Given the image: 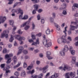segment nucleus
Here are the masks:
<instances>
[{
	"label": "nucleus",
	"instance_id": "1",
	"mask_svg": "<svg viewBox=\"0 0 78 78\" xmlns=\"http://www.w3.org/2000/svg\"><path fill=\"white\" fill-rule=\"evenodd\" d=\"M67 26L65 27L64 30L63 31V32L65 35H63L61 38H60L58 39L57 43L58 44H65L66 43L67 44H70V42L69 41H67V40L66 39V37L67 36L66 32L67 31Z\"/></svg>",
	"mask_w": 78,
	"mask_h": 78
},
{
	"label": "nucleus",
	"instance_id": "2",
	"mask_svg": "<svg viewBox=\"0 0 78 78\" xmlns=\"http://www.w3.org/2000/svg\"><path fill=\"white\" fill-rule=\"evenodd\" d=\"M30 21H27L21 25L20 28H23L24 27V29L26 31H27V30H28L30 28V26L29 25H30Z\"/></svg>",
	"mask_w": 78,
	"mask_h": 78
},
{
	"label": "nucleus",
	"instance_id": "3",
	"mask_svg": "<svg viewBox=\"0 0 78 78\" xmlns=\"http://www.w3.org/2000/svg\"><path fill=\"white\" fill-rule=\"evenodd\" d=\"M9 33V31L8 30H4L3 33H2L1 34V35L0 36L1 38H8V34Z\"/></svg>",
	"mask_w": 78,
	"mask_h": 78
},
{
	"label": "nucleus",
	"instance_id": "4",
	"mask_svg": "<svg viewBox=\"0 0 78 78\" xmlns=\"http://www.w3.org/2000/svg\"><path fill=\"white\" fill-rule=\"evenodd\" d=\"M76 73L75 72H71L70 73H66L65 76L66 78H74L76 76Z\"/></svg>",
	"mask_w": 78,
	"mask_h": 78
},
{
	"label": "nucleus",
	"instance_id": "5",
	"mask_svg": "<svg viewBox=\"0 0 78 78\" xmlns=\"http://www.w3.org/2000/svg\"><path fill=\"white\" fill-rule=\"evenodd\" d=\"M59 69H62L64 71H66V70L70 71L72 69L71 67H70L67 64L65 65L63 67L62 66L59 67Z\"/></svg>",
	"mask_w": 78,
	"mask_h": 78
},
{
	"label": "nucleus",
	"instance_id": "6",
	"mask_svg": "<svg viewBox=\"0 0 78 78\" xmlns=\"http://www.w3.org/2000/svg\"><path fill=\"white\" fill-rule=\"evenodd\" d=\"M14 37L15 39H16L17 40H18L19 41H25V37L23 36H21L19 35H16L14 36Z\"/></svg>",
	"mask_w": 78,
	"mask_h": 78
},
{
	"label": "nucleus",
	"instance_id": "7",
	"mask_svg": "<svg viewBox=\"0 0 78 78\" xmlns=\"http://www.w3.org/2000/svg\"><path fill=\"white\" fill-rule=\"evenodd\" d=\"M48 65H46L44 67L42 68H40L39 69L40 71H42V73H45L46 72V70L48 68Z\"/></svg>",
	"mask_w": 78,
	"mask_h": 78
},
{
	"label": "nucleus",
	"instance_id": "8",
	"mask_svg": "<svg viewBox=\"0 0 78 78\" xmlns=\"http://www.w3.org/2000/svg\"><path fill=\"white\" fill-rule=\"evenodd\" d=\"M78 8V4L77 3H74L72 8V11H75L76 9H77Z\"/></svg>",
	"mask_w": 78,
	"mask_h": 78
},
{
	"label": "nucleus",
	"instance_id": "9",
	"mask_svg": "<svg viewBox=\"0 0 78 78\" xmlns=\"http://www.w3.org/2000/svg\"><path fill=\"white\" fill-rule=\"evenodd\" d=\"M20 11H22V10L20 9V8H19L17 9H12L11 11L12 13H16L19 14V12Z\"/></svg>",
	"mask_w": 78,
	"mask_h": 78
},
{
	"label": "nucleus",
	"instance_id": "10",
	"mask_svg": "<svg viewBox=\"0 0 78 78\" xmlns=\"http://www.w3.org/2000/svg\"><path fill=\"white\" fill-rule=\"evenodd\" d=\"M70 28L69 29V30H72V31H73L75 29H77L78 27V25H77L76 26H74L72 25V24H71L70 25Z\"/></svg>",
	"mask_w": 78,
	"mask_h": 78
},
{
	"label": "nucleus",
	"instance_id": "11",
	"mask_svg": "<svg viewBox=\"0 0 78 78\" xmlns=\"http://www.w3.org/2000/svg\"><path fill=\"white\" fill-rule=\"evenodd\" d=\"M6 20V17H3L2 16H0V22L2 23H3Z\"/></svg>",
	"mask_w": 78,
	"mask_h": 78
},
{
	"label": "nucleus",
	"instance_id": "12",
	"mask_svg": "<svg viewBox=\"0 0 78 78\" xmlns=\"http://www.w3.org/2000/svg\"><path fill=\"white\" fill-rule=\"evenodd\" d=\"M4 71H5V73L4 74V76L6 77H7L8 76V73H11V71L9 69H5V68L3 69Z\"/></svg>",
	"mask_w": 78,
	"mask_h": 78
},
{
	"label": "nucleus",
	"instance_id": "13",
	"mask_svg": "<svg viewBox=\"0 0 78 78\" xmlns=\"http://www.w3.org/2000/svg\"><path fill=\"white\" fill-rule=\"evenodd\" d=\"M69 49V48L68 45H66L64 46V48H63L62 49L63 51H65V52H66L68 51Z\"/></svg>",
	"mask_w": 78,
	"mask_h": 78
},
{
	"label": "nucleus",
	"instance_id": "14",
	"mask_svg": "<svg viewBox=\"0 0 78 78\" xmlns=\"http://www.w3.org/2000/svg\"><path fill=\"white\" fill-rule=\"evenodd\" d=\"M65 52L64 51H63L62 49L60 52H59V54L60 55H61V56L64 57L65 55Z\"/></svg>",
	"mask_w": 78,
	"mask_h": 78
},
{
	"label": "nucleus",
	"instance_id": "15",
	"mask_svg": "<svg viewBox=\"0 0 78 78\" xmlns=\"http://www.w3.org/2000/svg\"><path fill=\"white\" fill-rule=\"evenodd\" d=\"M66 6L67 5H66V4L63 3L61 5V7L59 9L60 10H62V9H63L66 7Z\"/></svg>",
	"mask_w": 78,
	"mask_h": 78
},
{
	"label": "nucleus",
	"instance_id": "16",
	"mask_svg": "<svg viewBox=\"0 0 78 78\" xmlns=\"http://www.w3.org/2000/svg\"><path fill=\"white\" fill-rule=\"evenodd\" d=\"M35 70L34 69H32L31 71L29 70L27 72V73L28 74H32L34 73Z\"/></svg>",
	"mask_w": 78,
	"mask_h": 78
},
{
	"label": "nucleus",
	"instance_id": "17",
	"mask_svg": "<svg viewBox=\"0 0 78 78\" xmlns=\"http://www.w3.org/2000/svg\"><path fill=\"white\" fill-rule=\"evenodd\" d=\"M14 35H10V37L9 39V41L10 43H12L14 40Z\"/></svg>",
	"mask_w": 78,
	"mask_h": 78
},
{
	"label": "nucleus",
	"instance_id": "18",
	"mask_svg": "<svg viewBox=\"0 0 78 78\" xmlns=\"http://www.w3.org/2000/svg\"><path fill=\"white\" fill-rule=\"evenodd\" d=\"M76 57L75 56H73L72 57V61L71 62L72 63L74 64L76 62Z\"/></svg>",
	"mask_w": 78,
	"mask_h": 78
},
{
	"label": "nucleus",
	"instance_id": "19",
	"mask_svg": "<svg viewBox=\"0 0 78 78\" xmlns=\"http://www.w3.org/2000/svg\"><path fill=\"white\" fill-rule=\"evenodd\" d=\"M20 76L22 77H25L26 76V73L25 71H23L20 73Z\"/></svg>",
	"mask_w": 78,
	"mask_h": 78
},
{
	"label": "nucleus",
	"instance_id": "20",
	"mask_svg": "<svg viewBox=\"0 0 78 78\" xmlns=\"http://www.w3.org/2000/svg\"><path fill=\"white\" fill-rule=\"evenodd\" d=\"M42 44H43V45L44 46H45L46 44L48 42V41L46 39H44L42 40Z\"/></svg>",
	"mask_w": 78,
	"mask_h": 78
},
{
	"label": "nucleus",
	"instance_id": "21",
	"mask_svg": "<svg viewBox=\"0 0 78 78\" xmlns=\"http://www.w3.org/2000/svg\"><path fill=\"white\" fill-rule=\"evenodd\" d=\"M9 23L10 25H11L12 26H14V21L13 20H10L9 21Z\"/></svg>",
	"mask_w": 78,
	"mask_h": 78
},
{
	"label": "nucleus",
	"instance_id": "22",
	"mask_svg": "<svg viewBox=\"0 0 78 78\" xmlns=\"http://www.w3.org/2000/svg\"><path fill=\"white\" fill-rule=\"evenodd\" d=\"M75 22L74 21H71V25H76L77 23L78 22V21L77 20V19H75Z\"/></svg>",
	"mask_w": 78,
	"mask_h": 78
},
{
	"label": "nucleus",
	"instance_id": "23",
	"mask_svg": "<svg viewBox=\"0 0 78 78\" xmlns=\"http://www.w3.org/2000/svg\"><path fill=\"white\" fill-rule=\"evenodd\" d=\"M12 62V60L11 59V58H10L9 59H7V60L6 61V63L7 64H9Z\"/></svg>",
	"mask_w": 78,
	"mask_h": 78
},
{
	"label": "nucleus",
	"instance_id": "24",
	"mask_svg": "<svg viewBox=\"0 0 78 78\" xmlns=\"http://www.w3.org/2000/svg\"><path fill=\"white\" fill-rule=\"evenodd\" d=\"M2 52L3 54H5L8 53V50L7 49L4 48L3 49Z\"/></svg>",
	"mask_w": 78,
	"mask_h": 78
},
{
	"label": "nucleus",
	"instance_id": "25",
	"mask_svg": "<svg viewBox=\"0 0 78 78\" xmlns=\"http://www.w3.org/2000/svg\"><path fill=\"white\" fill-rule=\"evenodd\" d=\"M34 7L35 11H37V9H38L39 7V6L38 5L35 4L34 5Z\"/></svg>",
	"mask_w": 78,
	"mask_h": 78
},
{
	"label": "nucleus",
	"instance_id": "26",
	"mask_svg": "<svg viewBox=\"0 0 78 78\" xmlns=\"http://www.w3.org/2000/svg\"><path fill=\"white\" fill-rule=\"evenodd\" d=\"M51 45V42H49L47 43L45 46L47 48L50 47Z\"/></svg>",
	"mask_w": 78,
	"mask_h": 78
},
{
	"label": "nucleus",
	"instance_id": "27",
	"mask_svg": "<svg viewBox=\"0 0 78 78\" xmlns=\"http://www.w3.org/2000/svg\"><path fill=\"white\" fill-rule=\"evenodd\" d=\"M33 67V65H30L27 67V70H30Z\"/></svg>",
	"mask_w": 78,
	"mask_h": 78
},
{
	"label": "nucleus",
	"instance_id": "28",
	"mask_svg": "<svg viewBox=\"0 0 78 78\" xmlns=\"http://www.w3.org/2000/svg\"><path fill=\"white\" fill-rule=\"evenodd\" d=\"M31 35L32 39H33L34 40L36 39V37H35V35H34V33H32L31 34Z\"/></svg>",
	"mask_w": 78,
	"mask_h": 78
},
{
	"label": "nucleus",
	"instance_id": "29",
	"mask_svg": "<svg viewBox=\"0 0 78 78\" xmlns=\"http://www.w3.org/2000/svg\"><path fill=\"white\" fill-rule=\"evenodd\" d=\"M71 53L72 55H74L75 53V51L74 50H70Z\"/></svg>",
	"mask_w": 78,
	"mask_h": 78
},
{
	"label": "nucleus",
	"instance_id": "30",
	"mask_svg": "<svg viewBox=\"0 0 78 78\" xmlns=\"http://www.w3.org/2000/svg\"><path fill=\"white\" fill-rule=\"evenodd\" d=\"M67 40H69V41L67 40V41H69L70 42V41H72V39L71 37L70 36H69L67 37Z\"/></svg>",
	"mask_w": 78,
	"mask_h": 78
},
{
	"label": "nucleus",
	"instance_id": "31",
	"mask_svg": "<svg viewBox=\"0 0 78 78\" xmlns=\"http://www.w3.org/2000/svg\"><path fill=\"white\" fill-rule=\"evenodd\" d=\"M28 19V16L26 15L23 17V20H27Z\"/></svg>",
	"mask_w": 78,
	"mask_h": 78
},
{
	"label": "nucleus",
	"instance_id": "32",
	"mask_svg": "<svg viewBox=\"0 0 78 78\" xmlns=\"http://www.w3.org/2000/svg\"><path fill=\"white\" fill-rule=\"evenodd\" d=\"M51 31L49 29H48L46 31V34H50Z\"/></svg>",
	"mask_w": 78,
	"mask_h": 78
},
{
	"label": "nucleus",
	"instance_id": "33",
	"mask_svg": "<svg viewBox=\"0 0 78 78\" xmlns=\"http://www.w3.org/2000/svg\"><path fill=\"white\" fill-rule=\"evenodd\" d=\"M35 43L37 44V45H39L40 44V41H39V39L38 38L36 40V41Z\"/></svg>",
	"mask_w": 78,
	"mask_h": 78
},
{
	"label": "nucleus",
	"instance_id": "34",
	"mask_svg": "<svg viewBox=\"0 0 78 78\" xmlns=\"http://www.w3.org/2000/svg\"><path fill=\"white\" fill-rule=\"evenodd\" d=\"M46 57L49 60H52L53 59V58L52 57L50 56V55L46 56Z\"/></svg>",
	"mask_w": 78,
	"mask_h": 78
},
{
	"label": "nucleus",
	"instance_id": "35",
	"mask_svg": "<svg viewBox=\"0 0 78 78\" xmlns=\"http://www.w3.org/2000/svg\"><path fill=\"white\" fill-rule=\"evenodd\" d=\"M9 58H10V57H9L8 54H6L5 55V59H9Z\"/></svg>",
	"mask_w": 78,
	"mask_h": 78
},
{
	"label": "nucleus",
	"instance_id": "36",
	"mask_svg": "<svg viewBox=\"0 0 78 78\" xmlns=\"http://www.w3.org/2000/svg\"><path fill=\"white\" fill-rule=\"evenodd\" d=\"M17 33L19 34H22L23 33V32L21 31V30L19 29L17 31Z\"/></svg>",
	"mask_w": 78,
	"mask_h": 78
},
{
	"label": "nucleus",
	"instance_id": "37",
	"mask_svg": "<svg viewBox=\"0 0 78 78\" xmlns=\"http://www.w3.org/2000/svg\"><path fill=\"white\" fill-rule=\"evenodd\" d=\"M28 40V41L29 43H32L33 42V41L32 39H30V37H28L27 38Z\"/></svg>",
	"mask_w": 78,
	"mask_h": 78
},
{
	"label": "nucleus",
	"instance_id": "38",
	"mask_svg": "<svg viewBox=\"0 0 78 78\" xmlns=\"http://www.w3.org/2000/svg\"><path fill=\"white\" fill-rule=\"evenodd\" d=\"M54 19V18H53V17H50V18L49 19V20H50V22H51V23L53 22Z\"/></svg>",
	"mask_w": 78,
	"mask_h": 78
},
{
	"label": "nucleus",
	"instance_id": "39",
	"mask_svg": "<svg viewBox=\"0 0 78 78\" xmlns=\"http://www.w3.org/2000/svg\"><path fill=\"white\" fill-rule=\"evenodd\" d=\"M12 27H13L12 29V31H15L17 29V27L14 25L13 26H12Z\"/></svg>",
	"mask_w": 78,
	"mask_h": 78
},
{
	"label": "nucleus",
	"instance_id": "40",
	"mask_svg": "<svg viewBox=\"0 0 78 78\" xmlns=\"http://www.w3.org/2000/svg\"><path fill=\"white\" fill-rule=\"evenodd\" d=\"M23 67L24 68H26L27 67V63L24 62L23 64Z\"/></svg>",
	"mask_w": 78,
	"mask_h": 78
},
{
	"label": "nucleus",
	"instance_id": "41",
	"mask_svg": "<svg viewBox=\"0 0 78 78\" xmlns=\"http://www.w3.org/2000/svg\"><path fill=\"white\" fill-rule=\"evenodd\" d=\"M9 2H8V4L9 5H11L12 4L13 2L12 1H14V0H8Z\"/></svg>",
	"mask_w": 78,
	"mask_h": 78
},
{
	"label": "nucleus",
	"instance_id": "42",
	"mask_svg": "<svg viewBox=\"0 0 78 78\" xmlns=\"http://www.w3.org/2000/svg\"><path fill=\"white\" fill-rule=\"evenodd\" d=\"M39 52V50H38V49H35L34 51V53L35 54H37V53Z\"/></svg>",
	"mask_w": 78,
	"mask_h": 78
},
{
	"label": "nucleus",
	"instance_id": "43",
	"mask_svg": "<svg viewBox=\"0 0 78 78\" xmlns=\"http://www.w3.org/2000/svg\"><path fill=\"white\" fill-rule=\"evenodd\" d=\"M40 0H31V1L33 2L36 3H37L39 2Z\"/></svg>",
	"mask_w": 78,
	"mask_h": 78
},
{
	"label": "nucleus",
	"instance_id": "44",
	"mask_svg": "<svg viewBox=\"0 0 78 78\" xmlns=\"http://www.w3.org/2000/svg\"><path fill=\"white\" fill-rule=\"evenodd\" d=\"M42 34L41 33H39L36 35L38 37H41V36Z\"/></svg>",
	"mask_w": 78,
	"mask_h": 78
},
{
	"label": "nucleus",
	"instance_id": "45",
	"mask_svg": "<svg viewBox=\"0 0 78 78\" xmlns=\"http://www.w3.org/2000/svg\"><path fill=\"white\" fill-rule=\"evenodd\" d=\"M23 53L24 54H28V51L27 50H24L23 51Z\"/></svg>",
	"mask_w": 78,
	"mask_h": 78
},
{
	"label": "nucleus",
	"instance_id": "46",
	"mask_svg": "<svg viewBox=\"0 0 78 78\" xmlns=\"http://www.w3.org/2000/svg\"><path fill=\"white\" fill-rule=\"evenodd\" d=\"M32 29L33 30H34L35 29V27H36V26H35V24L34 23H32Z\"/></svg>",
	"mask_w": 78,
	"mask_h": 78
},
{
	"label": "nucleus",
	"instance_id": "47",
	"mask_svg": "<svg viewBox=\"0 0 78 78\" xmlns=\"http://www.w3.org/2000/svg\"><path fill=\"white\" fill-rule=\"evenodd\" d=\"M23 15H20L19 16V19H21V20H23Z\"/></svg>",
	"mask_w": 78,
	"mask_h": 78
},
{
	"label": "nucleus",
	"instance_id": "48",
	"mask_svg": "<svg viewBox=\"0 0 78 78\" xmlns=\"http://www.w3.org/2000/svg\"><path fill=\"white\" fill-rule=\"evenodd\" d=\"M54 75L55 76V78L58 77L59 76V74L58 73H55L54 74Z\"/></svg>",
	"mask_w": 78,
	"mask_h": 78
},
{
	"label": "nucleus",
	"instance_id": "49",
	"mask_svg": "<svg viewBox=\"0 0 78 78\" xmlns=\"http://www.w3.org/2000/svg\"><path fill=\"white\" fill-rule=\"evenodd\" d=\"M8 46L9 48H11L12 46V45L11 44L9 43L8 44Z\"/></svg>",
	"mask_w": 78,
	"mask_h": 78
},
{
	"label": "nucleus",
	"instance_id": "50",
	"mask_svg": "<svg viewBox=\"0 0 78 78\" xmlns=\"http://www.w3.org/2000/svg\"><path fill=\"white\" fill-rule=\"evenodd\" d=\"M20 73L17 72H16L15 73V75L16 76H19Z\"/></svg>",
	"mask_w": 78,
	"mask_h": 78
},
{
	"label": "nucleus",
	"instance_id": "51",
	"mask_svg": "<svg viewBox=\"0 0 78 78\" xmlns=\"http://www.w3.org/2000/svg\"><path fill=\"white\" fill-rule=\"evenodd\" d=\"M5 65V63L2 64L1 65V68H4Z\"/></svg>",
	"mask_w": 78,
	"mask_h": 78
},
{
	"label": "nucleus",
	"instance_id": "52",
	"mask_svg": "<svg viewBox=\"0 0 78 78\" xmlns=\"http://www.w3.org/2000/svg\"><path fill=\"white\" fill-rule=\"evenodd\" d=\"M62 13L63 15H66L67 12L66 11L63 10L62 12Z\"/></svg>",
	"mask_w": 78,
	"mask_h": 78
},
{
	"label": "nucleus",
	"instance_id": "53",
	"mask_svg": "<svg viewBox=\"0 0 78 78\" xmlns=\"http://www.w3.org/2000/svg\"><path fill=\"white\" fill-rule=\"evenodd\" d=\"M23 49V46H20L19 47V50L22 51Z\"/></svg>",
	"mask_w": 78,
	"mask_h": 78
},
{
	"label": "nucleus",
	"instance_id": "54",
	"mask_svg": "<svg viewBox=\"0 0 78 78\" xmlns=\"http://www.w3.org/2000/svg\"><path fill=\"white\" fill-rule=\"evenodd\" d=\"M68 35H71L72 34V31H71V30H69L68 31Z\"/></svg>",
	"mask_w": 78,
	"mask_h": 78
},
{
	"label": "nucleus",
	"instance_id": "55",
	"mask_svg": "<svg viewBox=\"0 0 78 78\" xmlns=\"http://www.w3.org/2000/svg\"><path fill=\"white\" fill-rule=\"evenodd\" d=\"M51 52L49 51H47L46 54V56H50L51 55Z\"/></svg>",
	"mask_w": 78,
	"mask_h": 78
},
{
	"label": "nucleus",
	"instance_id": "56",
	"mask_svg": "<svg viewBox=\"0 0 78 78\" xmlns=\"http://www.w3.org/2000/svg\"><path fill=\"white\" fill-rule=\"evenodd\" d=\"M37 20H39L41 19L40 15L39 14L37 16Z\"/></svg>",
	"mask_w": 78,
	"mask_h": 78
},
{
	"label": "nucleus",
	"instance_id": "57",
	"mask_svg": "<svg viewBox=\"0 0 78 78\" xmlns=\"http://www.w3.org/2000/svg\"><path fill=\"white\" fill-rule=\"evenodd\" d=\"M9 57H13L14 55L12 53H10L9 54Z\"/></svg>",
	"mask_w": 78,
	"mask_h": 78
},
{
	"label": "nucleus",
	"instance_id": "58",
	"mask_svg": "<svg viewBox=\"0 0 78 78\" xmlns=\"http://www.w3.org/2000/svg\"><path fill=\"white\" fill-rule=\"evenodd\" d=\"M43 73H41L40 74L39 76H38V77H39L42 78L43 77Z\"/></svg>",
	"mask_w": 78,
	"mask_h": 78
},
{
	"label": "nucleus",
	"instance_id": "59",
	"mask_svg": "<svg viewBox=\"0 0 78 78\" xmlns=\"http://www.w3.org/2000/svg\"><path fill=\"white\" fill-rule=\"evenodd\" d=\"M50 72L47 73L45 76L46 77H48L50 75Z\"/></svg>",
	"mask_w": 78,
	"mask_h": 78
},
{
	"label": "nucleus",
	"instance_id": "60",
	"mask_svg": "<svg viewBox=\"0 0 78 78\" xmlns=\"http://www.w3.org/2000/svg\"><path fill=\"white\" fill-rule=\"evenodd\" d=\"M34 49V48L33 47H31L29 48V50L31 51H33Z\"/></svg>",
	"mask_w": 78,
	"mask_h": 78
},
{
	"label": "nucleus",
	"instance_id": "61",
	"mask_svg": "<svg viewBox=\"0 0 78 78\" xmlns=\"http://www.w3.org/2000/svg\"><path fill=\"white\" fill-rule=\"evenodd\" d=\"M12 60H17V57L16 56H14L12 58Z\"/></svg>",
	"mask_w": 78,
	"mask_h": 78
},
{
	"label": "nucleus",
	"instance_id": "62",
	"mask_svg": "<svg viewBox=\"0 0 78 78\" xmlns=\"http://www.w3.org/2000/svg\"><path fill=\"white\" fill-rule=\"evenodd\" d=\"M37 11L39 13H41V12H42L43 10L41 9H39L37 10Z\"/></svg>",
	"mask_w": 78,
	"mask_h": 78
},
{
	"label": "nucleus",
	"instance_id": "63",
	"mask_svg": "<svg viewBox=\"0 0 78 78\" xmlns=\"http://www.w3.org/2000/svg\"><path fill=\"white\" fill-rule=\"evenodd\" d=\"M52 17L53 18H54L55 17L56 15H55V13H52Z\"/></svg>",
	"mask_w": 78,
	"mask_h": 78
},
{
	"label": "nucleus",
	"instance_id": "64",
	"mask_svg": "<svg viewBox=\"0 0 78 78\" xmlns=\"http://www.w3.org/2000/svg\"><path fill=\"white\" fill-rule=\"evenodd\" d=\"M74 44L76 47H78V41H77V42H76Z\"/></svg>",
	"mask_w": 78,
	"mask_h": 78
}]
</instances>
